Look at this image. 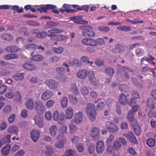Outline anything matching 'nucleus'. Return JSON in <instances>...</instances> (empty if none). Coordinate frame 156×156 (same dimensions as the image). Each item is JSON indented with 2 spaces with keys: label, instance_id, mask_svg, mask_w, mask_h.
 I'll use <instances>...</instances> for the list:
<instances>
[{
  "label": "nucleus",
  "instance_id": "c9c22d12",
  "mask_svg": "<svg viewBox=\"0 0 156 156\" xmlns=\"http://www.w3.org/2000/svg\"><path fill=\"white\" fill-rule=\"evenodd\" d=\"M59 24L58 23L48 22L46 23V27L48 28H52L57 27Z\"/></svg>",
  "mask_w": 156,
  "mask_h": 156
},
{
  "label": "nucleus",
  "instance_id": "e2e57ef3",
  "mask_svg": "<svg viewBox=\"0 0 156 156\" xmlns=\"http://www.w3.org/2000/svg\"><path fill=\"white\" fill-rule=\"evenodd\" d=\"M55 104L54 101L52 100L48 101L46 103V105L48 108H50L53 107Z\"/></svg>",
  "mask_w": 156,
  "mask_h": 156
},
{
  "label": "nucleus",
  "instance_id": "ddd939ff",
  "mask_svg": "<svg viewBox=\"0 0 156 156\" xmlns=\"http://www.w3.org/2000/svg\"><path fill=\"white\" fill-rule=\"evenodd\" d=\"M132 124L134 132L135 134L137 136L140 135L141 132V128L137 121H135V122Z\"/></svg>",
  "mask_w": 156,
  "mask_h": 156
},
{
  "label": "nucleus",
  "instance_id": "7ed1b4c3",
  "mask_svg": "<svg viewBox=\"0 0 156 156\" xmlns=\"http://www.w3.org/2000/svg\"><path fill=\"white\" fill-rule=\"evenodd\" d=\"M53 118L55 121L57 122L60 125H63L65 123V116L63 112L59 114L58 111H55L53 114Z\"/></svg>",
  "mask_w": 156,
  "mask_h": 156
},
{
  "label": "nucleus",
  "instance_id": "052dcab7",
  "mask_svg": "<svg viewBox=\"0 0 156 156\" xmlns=\"http://www.w3.org/2000/svg\"><path fill=\"white\" fill-rule=\"evenodd\" d=\"M76 147L78 151L80 152H82L84 150V147L82 143L77 144L76 145Z\"/></svg>",
  "mask_w": 156,
  "mask_h": 156
},
{
  "label": "nucleus",
  "instance_id": "ea45409f",
  "mask_svg": "<svg viewBox=\"0 0 156 156\" xmlns=\"http://www.w3.org/2000/svg\"><path fill=\"white\" fill-rule=\"evenodd\" d=\"M10 150V147L9 145H7L4 147L2 150V154L5 156L8 155Z\"/></svg>",
  "mask_w": 156,
  "mask_h": 156
},
{
  "label": "nucleus",
  "instance_id": "bb28decb",
  "mask_svg": "<svg viewBox=\"0 0 156 156\" xmlns=\"http://www.w3.org/2000/svg\"><path fill=\"white\" fill-rule=\"evenodd\" d=\"M134 113L132 112V110H130L128 113L127 118L129 121L130 122L131 124L135 122V121H137L134 119Z\"/></svg>",
  "mask_w": 156,
  "mask_h": 156
},
{
  "label": "nucleus",
  "instance_id": "b1692460",
  "mask_svg": "<svg viewBox=\"0 0 156 156\" xmlns=\"http://www.w3.org/2000/svg\"><path fill=\"white\" fill-rule=\"evenodd\" d=\"M27 108L29 110H32L34 108V103L31 98H29L25 103Z\"/></svg>",
  "mask_w": 156,
  "mask_h": 156
},
{
  "label": "nucleus",
  "instance_id": "f8f14e48",
  "mask_svg": "<svg viewBox=\"0 0 156 156\" xmlns=\"http://www.w3.org/2000/svg\"><path fill=\"white\" fill-rule=\"evenodd\" d=\"M45 83L48 87L51 89L57 88L58 85V82L51 79L46 80L45 81Z\"/></svg>",
  "mask_w": 156,
  "mask_h": 156
},
{
  "label": "nucleus",
  "instance_id": "5701e85b",
  "mask_svg": "<svg viewBox=\"0 0 156 156\" xmlns=\"http://www.w3.org/2000/svg\"><path fill=\"white\" fill-rule=\"evenodd\" d=\"M87 74V70L86 69L79 70L76 73V76L78 78L84 79L86 77Z\"/></svg>",
  "mask_w": 156,
  "mask_h": 156
},
{
  "label": "nucleus",
  "instance_id": "6e6552de",
  "mask_svg": "<svg viewBox=\"0 0 156 156\" xmlns=\"http://www.w3.org/2000/svg\"><path fill=\"white\" fill-rule=\"evenodd\" d=\"M106 127L108 130L111 132L115 133L119 129L118 126L116 125L110 121H107L106 123Z\"/></svg>",
  "mask_w": 156,
  "mask_h": 156
},
{
  "label": "nucleus",
  "instance_id": "72a5a7b5",
  "mask_svg": "<svg viewBox=\"0 0 156 156\" xmlns=\"http://www.w3.org/2000/svg\"><path fill=\"white\" fill-rule=\"evenodd\" d=\"M17 55L15 54H10L6 55L4 56V59L6 60H9L12 59L16 58L18 57Z\"/></svg>",
  "mask_w": 156,
  "mask_h": 156
},
{
  "label": "nucleus",
  "instance_id": "de8ad7c7",
  "mask_svg": "<svg viewBox=\"0 0 156 156\" xmlns=\"http://www.w3.org/2000/svg\"><path fill=\"white\" fill-rule=\"evenodd\" d=\"M76 124L75 123H72L69 125V127L70 131L71 133H75L77 130V128L74 125Z\"/></svg>",
  "mask_w": 156,
  "mask_h": 156
},
{
  "label": "nucleus",
  "instance_id": "f03ea898",
  "mask_svg": "<svg viewBox=\"0 0 156 156\" xmlns=\"http://www.w3.org/2000/svg\"><path fill=\"white\" fill-rule=\"evenodd\" d=\"M82 34L83 36L89 37H93L95 35V32L93 31V28L89 26L83 27Z\"/></svg>",
  "mask_w": 156,
  "mask_h": 156
},
{
  "label": "nucleus",
  "instance_id": "cd10ccee",
  "mask_svg": "<svg viewBox=\"0 0 156 156\" xmlns=\"http://www.w3.org/2000/svg\"><path fill=\"white\" fill-rule=\"evenodd\" d=\"M155 103L154 101L151 98H148L147 101V107L151 110L154 109L155 108Z\"/></svg>",
  "mask_w": 156,
  "mask_h": 156
},
{
  "label": "nucleus",
  "instance_id": "338daca9",
  "mask_svg": "<svg viewBox=\"0 0 156 156\" xmlns=\"http://www.w3.org/2000/svg\"><path fill=\"white\" fill-rule=\"evenodd\" d=\"M67 127L66 126H62L59 130L60 132L62 134H64L67 132Z\"/></svg>",
  "mask_w": 156,
  "mask_h": 156
},
{
  "label": "nucleus",
  "instance_id": "7c9ffc66",
  "mask_svg": "<svg viewBox=\"0 0 156 156\" xmlns=\"http://www.w3.org/2000/svg\"><path fill=\"white\" fill-rule=\"evenodd\" d=\"M70 90L72 93L78 95L79 94V91L75 83L72 84L71 85Z\"/></svg>",
  "mask_w": 156,
  "mask_h": 156
},
{
  "label": "nucleus",
  "instance_id": "a18cd8bd",
  "mask_svg": "<svg viewBox=\"0 0 156 156\" xmlns=\"http://www.w3.org/2000/svg\"><path fill=\"white\" fill-rule=\"evenodd\" d=\"M105 43V41L102 38H98L97 39H94V46H96L98 45H102Z\"/></svg>",
  "mask_w": 156,
  "mask_h": 156
},
{
  "label": "nucleus",
  "instance_id": "09e8293b",
  "mask_svg": "<svg viewBox=\"0 0 156 156\" xmlns=\"http://www.w3.org/2000/svg\"><path fill=\"white\" fill-rule=\"evenodd\" d=\"M63 31L62 30L59 29H53L48 30V32L51 34H56L59 33H61Z\"/></svg>",
  "mask_w": 156,
  "mask_h": 156
},
{
  "label": "nucleus",
  "instance_id": "aec40b11",
  "mask_svg": "<svg viewBox=\"0 0 156 156\" xmlns=\"http://www.w3.org/2000/svg\"><path fill=\"white\" fill-rule=\"evenodd\" d=\"M22 67L23 68L29 71L34 70L36 69L35 65L31 63H24L22 65Z\"/></svg>",
  "mask_w": 156,
  "mask_h": 156
},
{
  "label": "nucleus",
  "instance_id": "a211bd4d",
  "mask_svg": "<svg viewBox=\"0 0 156 156\" xmlns=\"http://www.w3.org/2000/svg\"><path fill=\"white\" fill-rule=\"evenodd\" d=\"M7 131L9 133L15 134L17 135L19 129L18 127L16 126L12 125L9 127L7 129Z\"/></svg>",
  "mask_w": 156,
  "mask_h": 156
},
{
  "label": "nucleus",
  "instance_id": "f3484780",
  "mask_svg": "<svg viewBox=\"0 0 156 156\" xmlns=\"http://www.w3.org/2000/svg\"><path fill=\"white\" fill-rule=\"evenodd\" d=\"M81 43L83 44L94 46V39L90 38H87L83 39Z\"/></svg>",
  "mask_w": 156,
  "mask_h": 156
},
{
  "label": "nucleus",
  "instance_id": "dca6fc26",
  "mask_svg": "<svg viewBox=\"0 0 156 156\" xmlns=\"http://www.w3.org/2000/svg\"><path fill=\"white\" fill-rule=\"evenodd\" d=\"M53 96V93L50 90H46L41 95V99L43 101H46Z\"/></svg>",
  "mask_w": 156,
  "mask_h": 156
},
{
  "label": "nucleus",
  "instance_id": "774afa93",
  "mask_svg": "<svg viewBox=\"0 0 156 156\" xmlns=\"http://www.w3.org/2000/svg\"><path fill=\"white\" fill-rule=\"evenodd\" d=\"M60 60V58L57 56H53L50 58V61L52 63H55L58 62Z\"/></svg>",
  "mask_w": 156,
  "mask_h": 156
},
{
  "label": "nucleus",
  "instance_id": "a19ab883",
  "mask_svg": "<svg viewBox=\"0 0 156 156\" xmlns=\"http://www.w3.org/2000/svg\"><path fill=\"white\" fill-rule=\"evenodd\" d=\"M68 102V99L67 97H64L60 100V103L62 108H66Z\"/></svg>",
  "mask_w": 156,
  "mask_h": 156
},
{
  "label": "nucleus",
  "instance_id": "a878e982",
  "mask_svg": "<svg viewBox=\"0 0 156 156\" xmlns=\"http://www.w3.org/2000/svg\"><path fill=\"white\" fill-rule=\"evenodd\" d=\"M57 127L56 125H53L50 127L49 129V132L51 136L55 137L56 136L57 132Z\"/></svg>",
  "mask_w": 156,
  "mask_h": 156
},
{
  "label": "nucleus",
  "instance_id": "603ef678",
  "mask_svg": "<svg viewBox=\"0 0 156 156\" xmlns=\"http://www.w3.org/2000/svg\"><path fill=\"white\" fill-rule=\"evenodd\" d=\"M125 21L126 22H130L131 23L133 24H135L136 23H142L144 22L143 20H131L129 19H126Z\"/></svg>",
  "mask_w": 156,
  "mask_h": 156
},
{
  "label": "nucleus",
  "instance_id": "79ce46f5",
  "mask_svg": "<svg viewBox=\"0 0 156 156\" xmlns=\"http://www.w3.org/2000/svg\"><path fill=\"white\" fill-rule=\"evenodd\" d=\"M13 98H14V102L16 103L18 102L21 100L22 97L19 91L14 93Z\"/></svg>",
  "mask_w": 156,
  "mask_h": 156
},
{
  "label": "nucleus",
  "instance_id": "c03bdc74",
  "mask_svg": "<svg viewBox=\"0 0 156 156\" xmlns=\"http://www.w3.org/2000/svg\"><path fill=\"white\" fill-rule=\"evenodd\" d=\"M11 9L14 11H16L17 13H22L23 11V8L22 7L20 8L18 5H14L12 6V7Z\"/></svg>",
  "mask_w": 156,
  "mask_h": 156
},
{
  "label": "nucleus",
  "instance_id": "c756f323",
  "mask_svg": "<svg viewBox=\"0 0 156 156\" xmlns=\"http://www.w3.org/2000/svg\"><path fill=\"white\" fill-rule=\"evenodd\" d=\"M105 72L109 76L112 77L114 74V70L111 67H107L105 69Z\"/></svg>",
  "mask_w": 156,
  "mask_h": 156
},
{
  "label": "nucleus",
  "instance_id": "58836bf2",
  "mask_svg": "<svg viewBox=\"0 0 156 156\" xmlns=\"http://www.w3.org/2000/svg\"><path fill=\"white\" fill-rule=\"evenodd\" d=\"M31 59L35 61L40 62L43 60L44 57L41 55H37L33 56Z\"/></svg>",
  "mask_w": 156,
  "mask_h": 156
},
{
  "label": "nucleus",
  "instance_id": "6ab92c4d",
  "mask_svg": "<svg viewBox=\"0 0 156 156\" xmlns=\"http://www.w3.org/2000/svg\"><path fill=\"white\" fill-rule=\"evenodd\" d=\"M35 123L40 128H42L43 126V121L42 118L38 115H36L34 118Z\"/></svg>",
  "mask_w": 156,
  "mask_h": 156
},
{
  "label": "nucleus",
  "instance_id": "6e6d98bb",
  "mask_svg": "<svg viewBox=\"0 0 156 156\" xmlns=\"http://www.w3.org/2000/svg\"><path fill=\"white\" fill-rule=\"evenodd\" d=\"M53 50L55 53L61 54L63 52V48L62 47H61L57 48L54 47L53 48Z\"/></svg>",
  "mask_w": 156,
  "mask_h": 156
},
{
  "label": "nucleus",
  "instance_id": "5fc2aeb1",
  "mask_svg": "<svg viewBox=\"0 0 156 156\" xmlns=\"http://www.w3.org/2000/svg\"><path fill=\"white\" fill-rule=\"evenodd\" d=\"M119 88L120 90L123 91L124 92L127 91L129 89L128 87L126 84L121 85L119 87Z\"/></svg>",
  "mask_w": 156,
  "mask_h": 156
},
{
  "label": "nucleus",
  "instance_id": "9d476101",
  "mask_svg": "<svg viewBox=\"0 0 156 156\" xmlns=\"http://www.w3.org/2000/svg\"><path fill=\"white\" fill-rule=\"evenodd\" d=\"M96 148L98 154H101L103 153L105 148L104 142L101 140L98 141L96 144Z\"/></svg>",
  "mask_w": 156,
  "mask_h": 156
},
{
  "label": "nucleus",
  "instance_id": "0eeeda50",
  "mask_svg": "<svg viewBox=\"0 0 156 156\" xmlns=\"http://www.w3.org/2000/svg\"><path fill=\"white\" fill-rule=\"evenodd\" d=\"M56 71L57 74L61 76L59 77V80L62 82H64L66 80V77L65 76L66 70L62 67H58L56 68Z\"/></svg>",
  "mask_w": 156,
  "mask_h": 156
},
{
  "label": "nucleus",
  "instance_id": "20e7f679",
  "mask_svg": "<svg viewBox=\"0 0 156 156\" xmlns=\"http://www.w3.org/2000/svg\"><path fill=\"white\" fill-rule=\"evenodd\" d=\"M118 74L123 82H127L130 78V76L125 70L119 69L117 70Z\"/></svg>",
  "mask_w": 156,
  "mask_h": 156
},
{
  "label": "nucleus",
  "instance_id": "2eb2a0df",
  "mask_svg": "<svg viewBox=\"0 0 156 156\" xmlns=\"http://www.w3.org/2000/svg\"><path fill=\"white\" fill-rule=\"evenodd\" d=\"M144 60L147 61L150 64L153 66H154L155 64V62L154 61V60L155 61L154 57L151 55H149L148 57L144 56L141 59L140 61L141 64L143 63V61Z\"/></svg>",
  "mask_w": 156,
  "mask_h": 156
},
{
  "label": "nucleus",
  "instance_id": "680f3d73",
  "mask_svg": "<svg viewBox=\"0 0 156 156\" xmlns=\"http://www.w3.org/2000/svg\"><path fill=\"white\" fill-rule=\"evenodd\" d=\"M95 151V147L93 144L90 145L88 147V152L90 154H93Z\"/></svg>",
  "mask_w": 156,
  "mask_h": 156
},
{
  "label": "nucleus",
  "instance_id": "4be33fe9",
  "mask_svg": "<svg viewBox=\"0 0 156 156\" xmlns=\"http://www.w3.org/2000/svg\"><path fill=\"white\" fill-rule=\"evenodd\" d=\"M1 37L3 40L8 41H11L13 38V36L10 34L7 33L2 34L1 35Z\"/></svg>",
  "mask_w": 156,
  "mask_h": 156
},
{
  "label": "nucleus",
  "instance_id": "39448f33",
  "mask_svg": "<svg viewBox=\"0 0 156 156\" xmlns=\"http://www.w3.org/2000/svg\"><path fill=\"white\" fill-rule=\"evenodd\" d=\"M35 109L39 114H42L44 112L45 108L42 102L40 101H36L35 103Z\"/></svg>",
  "mask_w": 156,
  "mask_h": 156
},
{
  "label": "nucleus",
  "instance_id": "4d7b16f0",
  "mask_svg": "<svg viewBox=\"0 0 156 156\" xmlns=\"http://www.w3.org/2000/svg\"><path fill=\"white\" fill-rule=\"evenodd\" d=\"M135 52L136 55L138 56H141L144 54V50L140 48L136 49Z\"/></svg>",
  "mask_w": 156,
  "mask_h": 156
},
{
  "label": "nucleus",
  "instance_id": "c85d7f7f",
  "mask_svg": "<svg viewBox=\"0 0 156 156\" xmlns=\"http://www.w3.org/2000/svg\"><path fill=\"white\" fill-rule=\"evenodd\" d=\"M20 50L19 47L15 45H11L7 47L5 50L8 52H14L18 51Z\"/></svg>",
  "mask_w": 156,
  "mask_h": 156
},
{
  "label": "nucleus",
  "instance_id": "1a4fd4ad",
  "mask_svg": "<svg viewBox=\"0 0 156 156\" xmlns=\"http://www.w3.org/2000/svg\"><path fill=\"white\" fill-rule=\"evenodd\" d=\"M123 135L125 136L131 143L133 144L138 143V141L133 132H129L123 134Z\"/></svg>",
  "mask_w": 156,
  "mask_h": 156
},
{
  "label": "nucleus",
  "instance_id": "13d9d810",
  "mask_svg": "<svg viewBox=\"0 0 156 156\" xmlns=\"http://www.w3.org/2000/svg\"><path fill=\"white\" fill-rule=\"evenodd\" d=\"M80 91L83 95H87L89 93V90L85 87H82L80 89Z\"/></svg>",
  "mask_w": 156,
  "mask_h": 156
},
{
  "label": "nucleus",
  "instance_id": "412c9836",
  "mask_svg": "<svg viewBox=\"0 0 156 156\" xmlns=\"http://www.w3.org/2000/svg\"><path fill=\"white\" fill-rule=\"evenodd\" d=\"M119 102L122 105H125L128 103V100L127 96L124 94H121L119 98Z\"/></svg>",
  "mask_w": 156,
  "mask_h": 156
},
{
  "label": "nucleus",
  "instance_id": "393cba45",
  "mask_svg": "<svg viewBox=\"0 0 156 156\" xmlns=\"http://www.w3.org/2000/svg\"><path fill=\"white\" fill-rule=\"evenodd\" d=\"M73 110L72 108L69 107L66 109V116L67 119H72L73 115Z\"/></svg>",
  "mask_w": 156,
  "mask_h": 156
},
{
  "label": "nucleus",
  "instance_id": "473e14b6",
  "mask_svg": "<svg viewBox=\"0 0 156 156\" xmlns=\"http://www.w3.org/2000/svg\"><path fill=\"white\" fill-rule=\"evenodd\" d=\"M99 130L97 127H94L91 130L90 135L92 137L98 136L99 134Z\"/></svg>",
  "mask_w": 156,
  "mask_h": 156
},
{
  "label": "nucleus",
  "instance_id": "e433bc0d",
  "mask_svg": "<svg viewBox=\"0 0 156 156\" xmlns=\"http://www.w3.org/2000/svg\"><path fill=\"white\" fill-rule=\"evenodd\" d=\"M117 29L119 31L126 32L130 31L131 30V28L130 27L126 26H122L118 27H117Z\"/></svg>",
  "mask_w": 156,
  "mask_h": 156
},
{
  "label": "nucleus",
  "instance_id": "69168bd1",
  "mask_svg": "<svg viewBox=\"0 0 156 156\" xmlns=\"http://www.w3.org/2000/svg\"><path fill=\"white\" fill-rule=\"evenodd\" d=\"M95 63L96 65L100 66L104 65V62L102 59H98L95 60Z\"/></svg>",
  "mask_w": 156,
  "mask_h": 156
},
{
  "label": "nucleus",
  "instance_id": "2f4dec72",
  "mask_svg": "<svg viewBox=\"0 0 156 156\" xmlns=\"http://www.w3.org/2000/svg\"><path fill=\"white\" fill-rule=\"evenodd\" d=\"M123 50L124 47L122 45L116 44L115 45V48L112 51L115 53H120L123 51Z\"/></svg>",
  "mask_w": 156,
  "mask_h": 156
},
{
  "label": "nucleus",
  "instance_id": "bf43d9fd",
  "mask_svg": "<svg viewBox=\"0 0 156 156\" xmlns=\"http://www.w3.org/2000/svg\"><path fill=\"white\" fill-rule=\"evenodd\" d=\"M14 91H11L7 92L5 94V97L9 99L13 98L14 96Z\"/></svg>",
  "mask_w": 156,
  "mask_h": 156
},
{
  "label": "nucleus",
  "instance_id": "423d86ee",
  "mask_svg": "<svg viewBox=\"0 0 156 156\" xmlns=\"http://www.w3.org/2000/svg\"><path fill=\"white\" fill-rule=\"evenodd\" d=\"M35 6L37 7L36 8V10L41 13H46L47 12L48 10L53 9L57 8L56 5L51 4H47L46 5H41L38 6L35 5Z\"/></svg>",
  "mask_w": 156,
  "mask_h": 156
},
{
  "label": "nucleus",
  "instance_id": "4468645a",
  "mask_svg": "<svg viewBox=\"0 0 156 156\" xmlns=\"http://www.w3.org/2000/svg\"><path fill=\"white\" fill-rule=\"evenodd\" d=\"M39 131L36 129L32 130L30 132V136L34 142H36L38 140L40 137Z\"/></svg>",
  "mask_w": 156,
  "mask_h": 156
},
{
  "label": "nucleus",
  "instance_id": "4c0bfd02",
  "mask_svg": "<svg viewBox=\"0 0 156 156\" xmlns=\"http://www.w3.org/2000/svg\"><path fill=\"white\" fill-rule=\"evenodd\" d=\"M69 101L72 104L76 105L78 101L77 99L74 95L71 94L69 95Z\"/></svg>",
  "mask_w": 156,
  "mask_h": 156
},
{
  "label": "nucleus",
  "instance_id": "864d4df0",
  "mask_svg": "<svg viewBox=\"0 0 156 156\" xmlns=\"http://www.w3.org/2000/svg\"><path fill=\"white\" fill-rule=\"evenodd\" d=\"M98 29L101 31L107 32L110 30V28L108 27L101 26L98 27Z\"/></svg>",
  "mask_w": 156,
  "mask_h": 156
},
{
  "label": "nucleus",
  "instance_id": "f704fd0d",
  "mask_svg": "<svg viewBox=\"0 0 156 156\" xmlns=\"http://www.w3.org/2000/svg\"><path fill=\"white\" fill-rule=\"evenodd\" d=\"M146 144L150 147H154L155 144V140L154 139L150 138L147 140Z\"/></svg>",
  "mask_w": 156,
  "mask_h": 156
},
{
  "label": "nucleus",
  "instance_id": "49530a36",
  "mask_svg": "<svg viewBox=\"0 0 156 156\" xmlns=\"http://www.w3.org/2000/svg\"><path fill=\"white\" fill-rule=\"evenodd\" d=\"M48 35V34L47 32L43 31L37 34L36 35V37L38 39L43 38L45 37Z\"/></svg>",
  "mask_w": 156,
  "mask_h": 156
},
{
  "label": "nucleus",
  "instance_id": "f257e3e1",
  "mask_svg": "<svg viewBox=\"0 0 156 156\" xmlns=\"http://www.w3.org/2000/svg\"><path fill=\"white\" fill-rule=\"evenodd\" d=\"M86 112L89 119L92 121H94L96 115L94 105L90 103H88L86 108Z\"/></svg>",
  "mask_w": 156,
  "mask_h": 156
},
{
  "label": "nucleus",
  "instance_id": "3c124183",
  "mask_svg": "<svg viewBox=\"0 0 156 156\" xmlns=\"http://www.w3.org/2000/svg\"><path fill=\"white\" fill-rule=\"evenodd\" d=\"M113 146L116 151H119L121 147V145L120 142L118 141H115L113 143Z\"/></svg>",
  "mask_w": 156,
  "mask_h": 156
},
{
  "label": "nucleus",
  "instance_id": "8fccbe9b",
  "mask_svg": "<svg viewBox=\"0 0 156 156\" xmlns=\"http://www.w3.org/2000/svg\"><path fill=\"white\" fill-rule=\"evenodd\" d=\"M66 156H77L76 152L73 150H68L66 151Z\"/></svg>",
  "mask_w": 156,
  "mask_h": 156
},
{
  "label": "nucleus",
  "instance_id": "37998d69",
  "mask_svg": "<svg viewBox=\"0 0 156 156\" xmlns=\"http://www.w3.org/2000/svg\"><path fill=\"white\" fill-rule=\"evenodd\" d=\"M24 75L22 73H17L13 75V78L16 81L20 80L23 78Z\"/></svg>",
  "mask_w": 156,
  "mask_h": 156
},
{
  "label": "nucleus",
  "instance_id": "0e129e2a",
  "mask_svg": "<svg viewBox=\"0 0 156 156\" xmlns=\"http://www.w3.org/2000/svg\"><path fill=\"white\" fill-rule=\"evenodd\" d=\"M89 80L91 83L94 85L97 86L98 83V81L96 80L95 76L91 78Z\"/></svg>",
  "mask_w": 156,
  "mask_h": 156
},
{
  "label": "nucleus",
  "instance_id": "9b49d317",
  "mask_svg": "<svg viewBox=\"0 0 156 156\" xmlns=\"http://www.w3.org/2000/svg\"><path fill=\"white\" fill-rule=\"evenodd\" d=\"M83 114L81 112H79L75 114L74 119L71 120L72 123H75L76 124H80L81 123L83 120Z\"/></svg>",
  "mask_w": 156,
  "mask_h": 156
}]
</instances>
